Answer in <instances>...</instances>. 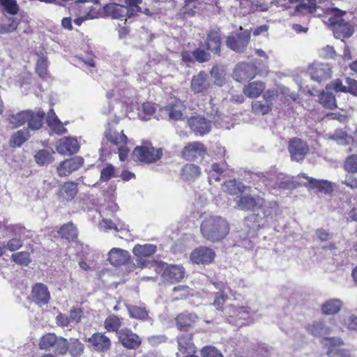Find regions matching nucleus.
<instances>
[{
  "label": "nucleus",
  "mask_w": 357,
  "mask_h": 357,
  "mask_svg": "<svg viewBox=\"0 0 357 357\" xmlns=\"http://www.w3.org/2000/svg\"><path fill=\"white\" fill-rule=\"evenodd\" d=\"M200 169L193 164H187L182 169V178L184 180H191L199 176Z\"/></svg>",
  "instance_id": "c03bdc74"
},
{
  "label": "nucleus",
  "mask_w": 357,
  "mask_h": 357,
  "mask_svg": "<svg viewBox=\"0 0 357 357\" xmlns=\"http://www.w3.org/2000/svg\"><path fill=\"white\" fill-rule=\"evenodd\" d=\"M47 123L50 129L55 133L61 135L67 132L66 128L56 116L53 109L47 113Z\"/></svg>",
  "instance_id": "72a5a7b5"
},
{
  "label": "nucleus",
  "mask_w": 357,
  "mask_h": 357,
  "mask_svg": "<svg viewBox=\"0 0 357 357\" xmlns=\"http://www.w3.org/2000/svg\"><path fill=\"white\" fill-rule=\"evenodd\" d=\"M121 326V319L119 317L112 314L108 316L104 321L105 328L109 332H115L118 335L119 328Z\"/></svg>",
  "instance_id": "ea45409f"
},
{
  "label": "nucleus",
  "mask_w": 357,
  "mask_h": 357,
  "mask_svg": "<svg viewBox=\"0 0 357 357\" xmlns=\"http://www.w3.org/2000/svg\"><path fill=\"white\" fill-rule=\"evenodd\" d=\"M343 324L351 331H357V316L351 314L344 319Z\"/></svg>",
  "instance_id": "69168bd1"
},
{
  "label": "nucleus",
  "mask_w": 357,
  "mask_h": 357,
  "mask_svg": "<svg viewBox=\"0 0 357 357\" xmlns=\"http://www.w3.org/2000/svg\"><path fill=\"white\" fill-rule=\"evenodd\" d=\"M84 350V345L77 339H70L68 350L71 357H80Z\"/></svg>",
  "instance_id": "a18cd8bd"
},
{
  "label": "nucleus",
  "mask_w": 357,
  "mask_h": 357,
  "mask_svg": "<svg viewBox=\"0 0 357 357\" xmlns=\"http://www.w3.org/2000/svg\"><path fill=\"white\" fill-rule=\"evenodd\" d=\"M105 137L111 143L117 146L125 144L128 139L122 130L118 131L112 129L110 127V123H109V128L105 131Z\"/></svg>",
  "instance_id": "2f4dec72"
},
{
  "label": "nucleus",
  "mask_w": 357,
  "mask_h": 357,
  "mask_svg": "<svg viewBox=\"0 0 357 357\" xmlns=\"http://www.w3.org/2000/svg\"><path fill=\"white\" fill-rule=\"evenodd\" d=\"M274 175L272 174H268V173H266V174H261V181L262 183L266 185V186H270V187H273V188H276L277 186H278L279 188H289V183H287V182H281L280 183H278V182H275L273 181L274 179Z\"/></svg>",
  "instance_id": "8fccbe9b"
},
{
  "label": "nucleus",
  "mask_w": 357,
  "mask_h": 357,
  "mask_svg": "<svg viewBox=\"0 0 357 357\" xmlns=\"http://www.w3.org/2000/svg\"><path fill=\"white\" fill-rule=\"evenodd\" d=\"M108 260L114 266H119L125 264L130 259V254L128 251L114 248L108 254Z\"/></svg>",
  "instance_id": "393cba45"
},
{
  "label": "nucleus",
  "mask_w": 357,
  "mask_h": 357,
  "mask_svg": "<svg viewBox=\"0 0 357 357\" xmlns=\"http://www.w3.org/2000/svg\"><path fill=\"white\" fill-rule=\"evenodd\" d=\"M326 340L328 345L327 354L328 357H351L350 351L343 347L344 341L336 337H326Z\"/></svg>",
  "instance_id": "ddd939ff"
},
{
  "label": "nucleus",
  "mask_w": 357,
  "mask_h": 357,
  "mask_svg": "<svg viewBox=\"0 0 357 357\" xmlns=\"http://www.w3.org/2000/svg\"><path fill=\"white\" fill-rule=\"evenodd\" d=\"M250 30L243 29L242 26H240L239 31L231 33L227 36L226 45L236 52H243L250 43Z\"/></svg>",
  "instance_id": "39448f33"
},
{
  "label": "nucleus",
  "mask_w": 357,
  "mask_h": 357,
  "mask_svg": "<svg viewBox=\"0 0 357 357\" xmlns=\"http://www.w3.org/2000/svg\"><path fill=\"white\" fill-rule=\"evenodd\" d=\"M245 188V185L236 179L229 180L225 182L223 190L230 195H238L243 192Z\"/></svg>",
  "instance_id": "4c0bfd02"
},
{
  "label": "nucleus",
  "mask_w": 357,
  "mask_h": 357,
  "mask_svg": "<svg viewBox=\"0 0 357 357\" xmlns=\"http://www.w3.org/2000/svg\"><path fill=\"white\" fill-rule=\"evenodd\" d=\"M184 276L185 270L178 265H167L162 274L163 280L171 284L180 282Z\"/></svg>",
  "instance_id": "a211bd4d"
},
{
  "label": "nucleus",
  "mask_w": 357,
  "mask_h": 357,
  "mask_svg": "<svg viewBox=\"0 0 357 357\" xmlns=\"http://www.w3.org/2000/svg\"><path fill=\"white\" fill-rule=\"evenodd\" d=\"M343 302L339 298H331L321 306V312L326 315L337 314L342 310Z\"/></svg>",
  "instance_id": "c85d7f7f"
},
{
  "label": "nucleus",
  "mask_w": 357,
  "mask_h": 357,
  "mask_svg": "<svg viewBox=\"0 0 357 357\" xmlns=\"http://www.w3.org/2000/svg\"><path fill=\"white\" fill-rule=\"evenodd\" d=\"M266 88L265 83L261 81L250 82L243 87V92L248 98H255L259 96Z\"/></svg>",
  "instance_id": "c756f323"
},
{
  "label": "nucleus",
  "mask_w": 357,
  "mask_h": 357,
  "mask_svg": "<svg viewBox=\"0 0 357 357\" xmlns=\"http://www.w3.org/2000/svg\"><path fill=\"white\" fill-rule=\"evenodd\" d=\"M84 164V159L80 156H75L67 159L57 167V172L59 176H66L73 171L78 169Z\"/></svg>",
  "instance_id": "6ab92c4d"
},
{
  "label": "nucleus",
  "mask_w": 357,
  "mask_h": 357,
  "mask_svg": "<svg viewBox=\"0 0 357 357\" xmlns=\"http://www.w3.org/2000/svg\"><path fill=\"white\" fill-rule=\"evenodd\" d=\"M114 173V167L112 165H107L102 169L100 180L101 181H107L112 177Z\"/></svg>",
  "instance_id": "0e129e2a"
},
{
  "label": "nucleus",
  "mask_w": 357,
  "mask_h": 357,
  "mask_svg": "<svg viewBox=\"0 0 357 357\" xmlns=\"http://www.w3.org/2000/svg\"><path fill=\"white\" fill-rule=\"evenodd\" d=\"M306 331L313 336L322 337L331 333V328L323 321H314L305 326Z\"/></svg>",
  "instance_id": "cd10ccee"
},
{
  "label": "nucleus",
  "mask_w": 357,
  "mask_h": 357,
  "mask_svg": "<svg viewBox=\"0 0 357 357\" xmlns=\"http://www.w3.org/2000/svg\"><path fill=\"white\" fill-rule=\"evenodd\" d=\"M29 116L26 122L28 123L29 128L35 130H38L43 126V121L45 116V112L40 109L33 112L27 110Z\"/></svg>",
  "instance_id": "473e14b6"
},
{
  "label": "nucleus",
  "mask_w": 357,
  "mask_h": 357,
  "mask_svg": "<svg viewBox=\"0 0 357 357\" xmlns=\"http://www.w3.org/2000/svg\"><path fill=\"white\" fill-rule=\"evenodd\" d=\"M225 310H227V313L229 314L227 318V321L231 324H236V319L239 320H247L250 313V308L244 306L236 307L233 305H230L227 307Z\"/></svg>",
  "instance_id": "b1692460"
},
{
  "label": "nucleus",
  "mask_w": 357,
  "mask_h": 357,
  "mask_svg": "<svg viewBox=\"0 0 357 357\" xmlns=\"http://www.w3.org/2000/svg\"><path fill=\"white\" fill-rule=\"evenodd\" d=\"M310 185L311 188H316L319 191L328 193L332 190V185L330 182L326 180H316L313 178L310 179Z\"/></svg>",
  "instance_id": "de8ad7c7"
},
{
  "label": "nucleus",
  "mask_w": 357,
  "mask_h": 357,
  "mask_svg": "<svg viewBox=\"0 0 357 357\" xmlns=\"http://www.w3.org/2000/svg\"><path fill=\"white\" fill-rule=\"evenodd\" d=\"M135 159L145 163H152L159 160L162 152L161 149H155L151 146H141L135 148L132 152Z\"/></svg>",
  "instance_id": "423d86ee"
},
{
  "label": "nucleus",
  "mask_w": 357,
  "mask_h": 357,
  "mask_svg": "<svg viewBox=\"0 0 357 357\" xmlns=\"http://www.w3.org/2000/svg\"><path fill=\"white\" fill-rule=\"evenodd\" d=\"M205 154L204 145L199 142L187 144L181 152L183 158L189 161H201Z\"/></svg>",
  "instance_id": "1a4fd4ad"
},
{
  "label": "nucleus",
  "mask_w": 357,
  "mask_h": 357,
  "mask_svg": "<svg viewBox=\"0 0 357 357\" xmlns=\"http://www.w3.org/2000/svg\"><path fill=\"white\" fill-rule=\"evenodd\" d=\"M345 84L346 85L343 84L342 82L340 79H336L332 82H331L330 84H328V88L333 89L336 92L349 93V84H347L346 82Z\"/></svg>",
  "instance_id": "052dcab7"
},
{
  "label": "nucleus",
  "mask_w": 357,
  "mask_h": 357,
  "mask_svg": "<svg viewBox=\"0 0 357 357\" xmlns=\"http://www.w3.org/2000/svg\"><path fill=\"white\" fill-rule=\"evenodd\" d=\"M100 227L105 231L114 229L115 231L126 230V226L122 223H114L109 219H103L100 223Z\"/></svg>",
  "instance_id": "603ef678"
},
{
  "label": "nucleus",
  "mask_w": 357,
  "mask_h": 357,
  "mask_svg": "<svg viewBox=\"0 0 357 357\" xmlns=\"http://www.w3.org/2000/svg\"><path fill=\"white\" fill-rule=\"evenodd\" d=\"M311 78L318 82L327 79L331 77L332 71L326 63H318L311 66L309 69Z\"/></svg>",
  "instance_id": "5701e85b"
},
{
  "label": "nucleus",
  "mask_w": 357,
  "mask_h": 357,
  "mask_svg": "<svg viewBox=\"0 0 357 357\" xmlns=\"http://www.w3.org/2000/svg\"><path fill=\"white\" fill-rule=\"evenodd\" d=\"M2 4L10 14L15 15L18 11V6L15 0H2Z\"/></svg>",
  "instance_id": "338daca9"
},
{
  "label": "nucleus",
  "mask_w": 357,
  "mask_h": 357,
  "mask_svg": "<svg viewBox=\"0 0 357 357\" xmlns=\"http://www.w3.org/2000/svg\"><path fill=\"white\" fill-rule=\"evenodd\" d=\"M156 251V246L153 244L137 245L133 248L134 255L138 257L151 256Z\"/></svg>",
  "instance_id": "58836bf2"
},
{
  "label": "nucleus",
  "mask_w": 357,
  "mask_h": 357,
  "mask_svg": "<svg viewBox=\"0 0 357 357\" xmlns=\"http://www.w3.org/2000/svg\"><path fill=\"white\" fill-rule=\"evenodd\" d=\"M39 348L43 350L53 349L56 354L65 355L68 350V341L67 339L56 336L54 333H47L43 335L39 342Z\"/></svg>",
  "instance_id": "7ed1b4c3"
},
{
  "label": "nucleus",
  "mask_w": 357,
  "mask_h": 357,
  "mask_svg": "<svg viewBox=\"0 0 357 357\" xmlns=\"http://www.w3.org/2000/svg\"><path fill=\"white\" fill-rule=\"evenodd\" d=\"M29 114L27 111H22L16 114H11L8 117L9 126L11 128H16L24 125L29 119Z\"/></svg>",
  "instance_id": "f704fd0d"
},
{
  "label": "nucleus",
  "mask_w": 357,
  "mask_h": 357,
  "mask_svg": "<svg viewBox=\"0 0 357 357\" xmlns=\"http://www.w3.org/2000/svg\"><path fill=\"white\" fill-rule=\"evenodd\" d=\"M198 317L195 313L183 312L179 314L176 319V324L179 330L186 331L193 327Z\"/></svg>",
  "instance_id": "bb28decb"
},
{
  "label": "nucleus",
  "mask_w": 357,
  "mask_h": 357,
  "mask_svg": "<svg viewBox=\"0 0 357 357\" xmlns=\"http://www.w3.org/2000/svg\"><path fill=\"white\" fill-rule=\"evenodd\" d=\"M234 208L240 211H254L258 206L263 205V199L259 197H254L251 195L236 196L234 199Z\"/></svg>",
  "instance_id": "6e6552de"
},
{
  "label": "nucleus",
  "mask_w": 357,
  "mask_h": 357,
  "mask_svg": "<svg viewBox=\"0 0 357 357\" xmlns=\"http://www.w3.org/2000/svg\"><path fill=\"white\" fill-rule=\"evenodd\" d=\"M215 252L207 247L201 246L194 251L190 255V259L195 264H210L212 262L215 257Z\"/></svg>",
  "instance_id": "aec40b11"
},
{
  "label": "nucleus",
  "mask_w": 357,
  "mask_h": 357,
  "mask_svg": "<svg viewBox=\"0 0 357 357\" xmlns=\"http://www.w3.org/2000/svg\"><path fill=\"white\" fill-rule=\"evenodd\" d=\"M77 193V184L70 181L65 183L59 192V197L62 201H70Z\"/></svg>",
  "instance_id": "7c9ffc66"
},
{
  "label": "nucleus",
  "mask_w": 357,
  "mask_h": 357,
  "mask_svg": "<svg viewBox=\"0 0 357 357\" xmlns=\"http://www.w3.org/2000/svg\"><path fill=\"white\" fill-rule=\"evenodd\" d=\"M104 10L107 16L123 21V24L126 23L127 18L132 16V13H130V10L127 6L116 3L106 4L104 6Z\"/></svg>",
  "instance_id": "dca6fc26"
},
{
  "label": "nucleus",
  "mask_w": 357,
  "mask_h": 357,
  "mask_svg": "<svg viewBox=\"0 0 357 357\" xmlns=\"http://www.w3.org/2000/svg\"><path fill=\"white\" fill-rule=\"evenodd\" d=\"M261 208V210L263 211V217L258 213L257 214L253 213L250 215L245 218L246 222L256 223V228L259 229L261 225H264L262 222L263 218H272L273 213H275L277 211L278 205L275 202H268V204L264 203V200L263 199V205L261 206H258ZM255 227V226H253Z\"/></svg>",
  "instance_id": "f8f14e48"
},
{
  "label": "nucleus",
  "mask_w": 357,
  "mask_h": 357,
  "mask_svg": "<svg viewBox=\"0 0 357 357\" xmlns=\"http://www.w3.org/2000/svg\"><path fill=\"white\" fill-rule=\"evenodd\" d=\"M118 337L122 345L129 349H136L142 343L141 338L138 335L127 328L119 331Z\"/></svg>",
  "instance_id": "2eb2a0df"
},
{
  "label": "nucleus",
  "mask_w": 357,
  "mask_h": 357,
  "mask_svg": "<svg viewBox=\"0 0 357 357\" xmlns=\"http://www.w3.org/2000/svg\"><path fill=\"white\" fill-rule=\"evenodd\" d=\"M308 150L307 143L301 139L293 138L289 141V151L291 159L295 161H302L307 153Z\"/></svg>",
  "instance_id": "4468645a"
},
{
  "label": "nucleus",
  "mask_w": 357,
  "mask_h": 357,
  "mask_svg": "<svg viewBox=\"0 0 357 357\" xmlns=\"http://www.w3.org/2000/svg\"><path fill=\"white\" fill-rule=\"evenodd\" d=\"M211 76L214 79V84L221 86L225 82V70L224 66L220 65L214 66L210 71Z\"/></svg>",
  "instance_id": "a19ab883"
},
{
  "label": "nucleus",
  "mask_w": 357,
  "mask_h": 357,
  "mask_svg": "<svg viewBox=\"0 0 357 357\" xmlns=\"http://www.w3.org/2000/svg\"><path fill=\"white\" fill-rule=\"evenodd\" d=\"M252 109L256 114L264 115L271 110L272 107L266 102L254 101L252 104Z\"/></svg>",
  "instance_id": "5fc2aeb1"
},
{
  "label": "nucleus",
  "mask_w": 357,
  "mask_h": 357,
  "mask_svg": "<svg viewBox=\"0 0 357 357\" xmlns=\"http://www.w3.org/2000/svg\"><path fill=\"white\" fill-rule=\"evenodd\" d=\"M201 356L202 357H223L222 353L212 346L202 348L201 350Z\"/></svg>",
  "instance_id": "bf43d9fd"
},
{
  "label": "nucleus",
  "mask_w": 357,
  "mask_h": 357,
  "mask_svg": "<svg viewBox=\"0 0 357 357\" xmlns=\"http://www.w3.org/2000/svg\"><path fill=\"white\" fill-rule=\"evenodd\" d=\"M178 349L182 353L194 351L193 343L190 335H182L178 337Z\"/></svg>",
  "instance_id": "79ce46f5"
},
{
  "label": "nucleus",
  "mask_w": 357,
  "mask_h": 357,
  "mask_svg": "<svg viewBox=\"0 0 357 357\" xmlns=\"http://www.w3.org/2000/svg\"><path fill=\"white\" fill-rule=\"evenodd\" d=\"M201 234L206 241L216 243L224 239L229 232L227 221L218 215L206 217L200 225Z\"/></svg>",
  "instance_id": "f03ea898"
},
{
  "label": "nucleus",
  "mask_w": 357,
  "mask_h": 357,
  "mask_svg": "<svg viewBox=\"0 0 357 357\" xmlns=\"http://www.w3.org/2000/svg\"><path fill=\"white\" fill-rule=\"evenodd\" d=\"M344 169L349 173L357 172V154H352L346 158Z\"/></svg>",
  "instance_id": "4d7b16f0"
},
{
  "label": "nucleus",
  "mask_w": 357,
  "mask_h": 357,
  "mask_svg": "<svg viewBox=\"0 0 357 357\" xmlns=\"http://www.w3.org/2000/svg\"><path fill=\"white\" fill-rule=\"evenodd\" d=\"M31 296L33 301L38 305H47L50 299V293L47 287L40 282L33 286Z\"/></svg>",
  "instance_id": "4be33fe9"
},
{
  "label": "nucleus",
  "mask_w": 357,
  "mask_h": 357,
  "mask_svg": "<svg viewBox=\"0 0 357 357\" xmlns=\"http://www.w3.org/2000/svg\"><path fill=\"white\" fill-rule=\"evenodd\" d=\"M192 56L199 63L208 61L211 58L210 53L201 48H197L192 52Z\"/></svg>",
  "instance_id": "13d9d810"
},
{
  "label": "nucleus",
  "mask_w": 357,
  "mask_h": 357,
  "mask_svg": "<svg viewBox=\"0 0 357 357\" xmlns=\"http://www.w3.org/2000/svg\"><path fill=\"white\" fill-rule=\"evenodd\" d=\"M221 43V34L220 29L218 28L211 29L207 35V50H210L213 54H219L220 52Z\"/></svg>",
  "instance_id": "a878e982"
},
{
  "label": "nucleus",
  "mask_w": 357,
  "mask_h": 357,
  "mask_svg": "<svg viewBox=\"0 0 357 357\" xmlns=\"http://www.w3.org/2000/svg\"><path fill=\"white\" fill-rule=\"evenodd\" d=\"M199 0H185V5L183 8V13L184 15L192 16L194 15V8L199 3Z\"/></svg>",
  "instance_id": "e2e57ef3"
},
{
  "label": "nucleus",
  "mask_w": 357,
  "mask_h": 357,
  "mask_svg": "<svg viewBox=\"0 0 357 357\" xmlns=\"http://www.w3.org/2000/svg\"><path fill=\"white\" fill-rule=\"evenodd\" d=\"M54 153L53 151H50L46 149L40 150L35 155L36 162L39 165L50 164L54 160L52 156Z\"/></svg>",
  "instance_id": "49530a36"
},
{
  "label": "nucleus",
  "mask_w": 357,
  "mask_h": 357,
  "mask_svg": "<svg viewBox=\"0 0 357 357\" xmlns=\"http://www.w3.org/2000/svg\"><path fill=\"white\" fill-rule=\"evenodd\" d=\"M11 259L15 263L22 265H28L29 263V254L26 252H20L13 254Z\"/></svg>",
  "instance_id": "680f3d73"
},
{
  "label": "nucleus",
  "mask_w": 357,
  "mask_h": 357,
  "mask_svg": "<svg viewBox=\"0 0 357 357\" xmlns=\"http://www.w3.org/2000/svg\"><path fill=\"white\" fill-rule=\"evenodd\" d=\"M331 138L340 145H347L352 142V137L342 130H336Z\"/></svg>",
  "instance_id": "6e6d98bb"
},
{
  "label": "nucleus",
  "mask_w": 357,
  "mask_h": 357,
  "mask_svg": "<svg viewBox=\"0 0 357 357\" xmlns=\"http://www.w3.org/2000/svg\"><path fill=\"white\" fill-rule=\"evenodd\" d=\"M257 68L255 65L248 63L237 64L233 71L234 79L238 82L249 81L255 77Z\"/></svg>",
  "instance_id": "9d476101"
},
{
  "label": "nucleus",
  "mask_w": 357,
  "mask_h": 357,
  "mask_svg": "<svg viewBox=\"0 0 357 357\" xmlns=\"http://www.w3.org/2000/svg\"><path fill=\"white\" fill-rule=\"evenodd\" d=\"M325 0H288L283 6L287 8H294V15L311 13L314 16L322 17L324 15V22L329 24L332 27L334 36L336 38H344L350 37L353 33V27L340 17H335L336 10L328 9L325 11L317 3H321Z\"/></svg>",
  "instance_id": "f257e3e1"
},
{
  "label": "nucleus",
  "mask_w": 357,
  "mask_h": 357,
  "mask_svg": "<svg viewBox=\"0 0 357 357\" xmlns=\"http://www.w3.org/2000/svg\"><path fill=\"white\" fill-rule=\"evenodd\" d=\"M29 137L30 134L27 130L22 129L18 130L11 136L10 144L13 147L20 146Z\"/></svg>",
  "instance_id": "37998d69"
},
{
  "label": "nucleus",
  "mask_w": 357,
  "mask_h": 357,
  "mask_svg": "<svg viewBox=\"0 0 357 357\" xmlns=\"http://www.w3.org/2000/svg\"><path fill=\"white\" fill-rule=\"evenodd\" d=\"M209 105L212 107V103L209 102ZM206 114L211 118L210 120H206L202 116H195L188 119L189 127L196 135L203 136L208 133L211 129V121H214L215 123L218 121L216 117L219 116L217 109L211 108V110L207 111Z\"/></svg>",
  "instance_id": "20e7f679"
},
{
  "label": "nucleus",
  "mask_w": 357,
  "mask_h": 357,
  "mask_svg": "<svg viewBox=\"0 0 357 357\" xmlns=\"http://www.w3.org/2000/svg\"><path fill=\"white\" fill-rule=\"evenodd\" d=\"M185 106L181 102L176 100L175 102L169 103L159 110L161 118L178 121L183 119Z\"/></svg>",
  "instance_id": "9b49d317"
},
{
  "label": "nucleus",
  "mask_w": 357,
  "mask_h": 357,
  "mask_svg": "<svg viewBox=\"0 0 357 357\" xmlns=\"http://www.w3.org/2000/svg\"><path fill=\"white\" fill-rule=\"evenodd\" d=\"M167 337L165 335H151L148 337L149 343L153 347H157L160 344L166 342Z\"/></svg>",
  "instance_id": "774afa93"
},
{
  "label": "nucleus",
  "mask_w": 357,
  "mask_h": 357,
  "mask_svg": "<svg viewBox=\"0 0 357 357\" xmlns=\"http://www.w3.org/2000/svg\"><path fill=\"white\" fill-rule=\"evenodd\" d=\"M62 238L73 241L77 238V230L72 222L63 225L58 231Z\"/></svg>",
  "instance_id": "c9c22d12"
},
{
  "label": "nucleus",
  "mask_w": 357,
  "mask_h": 357,
  "mask_svg": "<svg viewBox=\"0 0 357 357\" xmlns=\"http://www.w3.org/2000/svg\"><path fill=\"white\" fill-rule=\"evenodd\" d=\"M47 59L43 56H40L36 62V70L37 74L43 79L47 75Z\"/></svg>",
  "instance_id": "864d4df0"
},
{
  "label": "nucleus",
  "mask_w": 357,
  "mask_h": 357,
  "mask_svg": "<svg viewBox=\"0 0 357 357\" xmlns=\"http://www.w3.org/2000/svg\"><path fill=\"white\" fill-rule=\"evenodd\" d=\"M138 110L139 117L142 121H147L150 119V116L154 114L155 108L151 102H144Z\"/></svg>",
  "instance_id": "09e8293b"
},
{
  "label": "nucleus",
  "mask_w": 357,
  "mask_h": 357,
  "mask_svg": "<svg viewBox=\"0 0 357 357\" xmlns=\"http://www.w3.org/2000/svg\"><path fill=\"white\" fill-rule=\"evenodd\" d=\"M93 349L99 353L107 352L112 346L110 339L103 333H95L88 338Z\"/></svg>",
  "instance_id": "f3484780"
},
{
  "label": "nucleus",
  "mask_w": 357,
  "mask_h": 357,
  "mask_svg": "<svg viewBox=\"0 0 357 357\" xmlns=\"http://www.w3.org/2000/svg\"><path fill=\"white\" fill-rule=\"evenodd\" d=\"M79 145L75 138L67 137L58 141L56 145L57 152L62 155H71L79 151Z\"/></svg>",
  "instance_id": "412c9836"
},
{
  "label": "nucleus",
  "mask_w": 357,
  "mask_h": 357,
  "mask_svg": "<svg viewBox=\"0 0 357 357\" xmlns=\"http://www.w3.org/2000/svg\"><path fill=\"white\" fill-rule=\"evenodd\" d=\"M320 103L326 108L333 109L337 107L335 96L331 92H323L319 98Z\"/></svg>",
  "instance_id": "3c124183"
},
{
  "label": "nucleus",
  "mask_w": 357,
  "mask_h": 357,
  "mask_svg": "<svg viewBox=\"0 0 357 357\" xmlns=\"http://www.w3.org/2000/svg\"><path fill=\"white\" fill-rule=\"evenodd\" d=\"M126 306L131 318L140 320H146L149 319V312L144 307L132 305H126Z\"/></svg>",
  "instance_id": "e433bc0d"
},
{
  "label": "nucleus",
  "mask_w": 357,
  "mask_h": 357,
  "mask_svg": "<svg viewBox=\"0 0 357 357\" xmlns=\"http://www.w3.org/2000/svg\"><path fill=\"white\" fill-rule=\"evenodd\" d=\"M211 86V81L205 71L202 70L192 76L190 89L195 94L206 95Z\"/></svg>",
  "instance_id": "0eeeda50"
}]
</instances>
